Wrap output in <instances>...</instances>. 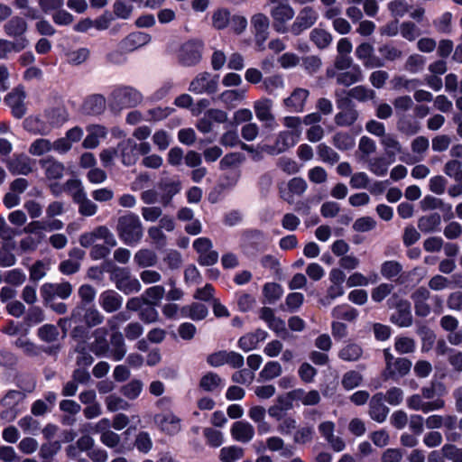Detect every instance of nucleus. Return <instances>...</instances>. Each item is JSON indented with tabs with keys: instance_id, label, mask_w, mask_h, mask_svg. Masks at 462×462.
<instances>
[{
	"instance_id": "22",
	"label": "nucleus",
	"mask_w": 462,
	"mask_h": 462,
	"mask_svg": "<svg viewBox=\"0 0 462 462\" xmlns=\"http://www.w3.org/2000/svg\"><path fill=\"white\" fill-rule=\"evenodd\" d=\"M23 126L25 131L32 134L47 135L51 131V126L43 121L39 116H29L23 122Z\"/></svg>"
},
{
	"instance_id": "26",
	"label": "nucleus",
	"mask_w": 462,
	"mask_h": 462,
	"mask_svg": "<svg viewBox=\"0 0 462 462\" xmlns=\"http://www.w3.org/2000/svg\"><path fill=\"white\" fill-rule=\"evenodd\" d=\"M260 263L263 268L270 271L271 275L274 280L282 281L283 279L281 263L277 257L271 254H265L260 259Z\"/></svg>"
},
{
	"instance_id": "40",
	"label": "nucleus",
	"mask_w": 462,
	"mask_h": 462,
	"mask_svg": "<svg viewBox=\"0 0 462 462\" xmlns=\"http://www.w3.org/2000/svg\"><path fill=\"white\" fill-rule=\"evenodd\" d=\"M45 116L49 121L51 128L52 126H59L67 121V113L65 109L60 107H53L45 111Z\"/></svg>"
},
{
	"instance_id": "38",
	"label": "nucleus",
	"mask_w": 462,
	"mask_h": 462,
	"mask_svg": "<svg viewBox=\"0 0 462 462\" xmlns=\"http://www.w3.org/2000/svg\"><path fill=\"white\" fill-rule=\"evenodd\" d=\"M134 11L133 5L126 4L124 0H116L113 4V11L111 12L116 18L127 20L131 17Z\"/></svg>"
},
{
	"instance_id": "46",
	"label": "nucleus",
	"mask_w": 462,
	"mask_h": 462,
	"mask_svg": "<svg viewBox=\"0 0 462 462\" xmlns=\"http://www.w3.org/2000/svg\"><path fill=\"white\" fill-rule=\"evenodd\" d=\"M254 112L260 121H273L274 117L271 113L270 100L257 101L254 104Z\"/></svg>"
},
{
	"instance_id": "30",
	"label": "nucleus",
	"mask_w": 462,
	"mask_h": 462,
	"mask_svg": "<svg viewBox=\"0 0 462 462\" xmlns=\"http://www.w3.org/2000/svg\"><path fill=\"white\" fill-rule=\"evenodd\" d=\"M134 261L140 268L154 266L157 263V255L152 250L140 249L135 253Z\"/></svg>"
},
{
	"instance_id": "31",
	"label": "nucleus",
	"mask_w": 462,
	"mask_h": 462,
	"mask_svg": "<svg viewBox=\"0 0 462 462\" xmlns=\"http://www.w3.org/2000/svg\"><path fill=\"white\" fill-rule=\"evenodd\" d=\"M441 217L439 213H431L429 216H423L418 220L419 229L427 234L433 232L440 225Z\"/></svg>"
},
{
	"instance_id": "13",
	"label": "nucleus",
	"mask_w": 462,
	"mask_h": 462,
	"mask_svg": "<svg viewBox=\"0 0 462 462\" xmlns=\"http://www.w3.org/2000/svg\"><path fill=\"white\" fill-rule=\"evenodd\" d=\"M157 188L162 191L161 203L167 207L172 200L173 197L181 189L180 180H172L169 178H162L157 183Z\"/></svg>"
},
{
	"instance_id": "37",
	"label": "nucleus",
	"mask_w": 462,
	"mask_h": 462,
	"mask_svg": "<svg viewBox=\"0 0 462 462\" xmlns=\"http://www.w3.org/2000/svg\"><path fill=\"white\" fill-rule=\"evenodd\" d=\"M181 312L185 317L193 320H200L207 317L208 308L202 303H193L190 306L183 307Z\"/></svg>"
},
{
	"instance_id": "3",
	"label": "nucleus",
	"mask_w": 462,
	"mask_h": 462,
	"mask_svg": "<svg viewBox=\"0 0 462 462\" xmlns=\"http://www.w3.org/2000/svg\"><path fill=\"white\" fill-rule=\"evenodd\" d=\"M143 100L142 94L132 87H121L111 94L110 107L114 111L135 107Z\"/></svg>"
},
{
	"instance_id": "57",
	"label": "nucleus",
	"mask_w": 462,
	"mask_h": 462,
	"mask_svg": "<svg viewBox=\"0 0 462 462\" xmlns=\"http://www.w3.org/2000/svg\"><path fill=\"white\" fill-rule=\"evenodd\" d=\"M284 87L283 79L281 75H273L266 77L263 80L262 88L268 93L272 94L277 88H282Z\"/></svg>"
},
{
	"instance_id": "45",
	"label": "nucleus",
	"mask_w": 462,
	"mask_h": 462,
	"mask_svg": "<svg viewBox=\"0 0 462 462\" xmlns=\"http://www.w3.org/2000/svg\"><path fill=\"white\" fill-rule=\"evenodd\" d=\"M397 128L400 132L407 135H413L420 131V126L419 122L406 116H402L397 122Z\"/></svg>"
},
{
	"instance_id": "25",
	"label": "nucleus",
	"mask_w": 462,
	"mask_h": 462,
	"mask_svg": "<svg viewBox=\"0 0 462 462\" xmlns=\"http://www.w3.org/2000/svg\"><path fill=\"white\" fill-rule=\"evenodd\" d=\"M95 340L90 344L89 349L97 356L105 355L108 351L106 341V329L97 328L93 333Z\"/></svg>"
},
{
	"instance_id": "4",
	"label": "nucleus",
	"mask_w": 462,
	"mask_h": 462,
	"mask_svg": "<svg viewBox=\"0 0 462 462\" xmlns=\"http://www.w3.org/2000/svg\"><path fill=\"white\" fill-rule=\"evenodd\" d=\"M385 369L383 376L385 379L398 380L406 376L412 366V363L406 357H395L389 349L383 350Z\"/></svg>"
},
{
	"instance_id": "17",
	"label": "nucleus",
	"mask_w": 462,
	"mask_h": 462,
	"mask_svg": "<svg viewBox=\"0 0 462 462\" xmlns=\"http://www.w3.org/2000/svg\"><path fill=\"white\" fill-rule=\"evenodd\" d=\"M120 152L121 161L125 166L134 165L139 158L137 143L131 138L123 140L117 145Z\"/></svg>"
},
{
	"instance_id": "47",
	"label": "nucleus",
	"mask_w": 462,
	"mask_h": 462,
	"mask_svg": "<svg viewBox=\"0 0 462 462\" xmlns=\"http://www.w3.org/2000/svg\"><path fill=\"white\" fill-rule=\"evenodd\" d=\"M363 350L360 346L356 344H348L344 346L339 352V357L345 361H356L362 356Z\"/></svg>"
},
{
	"instance_id": "42",
	"label": "nucleus",
	"mask_w": 462,
	"mask_h": 462,
	"mask_svg": "<svg viewBox=\"0 0 462 462\" xmlns=\"http://www.w3.org/2000/svg\"><path fill=\"white\" fill-rule=\"evenodd\" d=\"M356 109L342 110L335 116V123L338 126H350L358 118Z\"/></svg>"
},
{
	"instance_id": "48",
	"label": "nucleus",
	"mask_w": 462,
	"mask_h": 462,
	"mask_svg": "<svg viewBox=\"0 0 462 462\" xmlns=\"http://www.w3.org/2000/svg\"><path fill=\"white\" fill-rule=\"evenodd\" d=\"M347 95L350 97L355 98L361 102H365L368 99H373L375 97L374 90L366 88L364 86H356V87L351 88L347 92Z\"/></svg>"
},
{
	"instance_id": "11",
	"label": "nucleus",
	"mask_w": 462,
	"mask_h": 462,
	"mask_svg": "<svg viewBox=\"0 0 462 462\" xmlns=\"http://www.w3.org/2000/svg\"><path fill=\"white\" fill-rule=\"evenodd\" d=\"M318 14L312 7H304L291 25V32L299 35L304 30L311 27L317 21Z\"/></svg>"
},
{
	"instance_id": "18",
	"label": "nucleus",
	"mask_w": 462,
	"mask_h": 462,
	"mask_svg": "<svg viewBox=\"0 0 462 462\" xmlns=\"http://www.w3.org/2000/svg\"><path fill=\"white\" fill-rule=\"evenodd\" d=\"M230 433L235 440L248 443L254 439L255 430L254 426L249 422L239 420L232 425Z\"/></svg>"
},
{
	"instance_id": "54",
	"label": "nucleus",
	"mask_w": 462,
	"mask_h": 462,
	"mask_svg": "<svg viewBox=\"0 0 462 462\" xmlns=\"http://www.w3.org/2000/svg\"><path fill=\"white\" fill-rule=\"evenodd\" d=\"M318 155L325 162L334 164L339 161V155L333 149L325 143L318 146Z\"/></svg>"
},
{
	"instance_id": "59",
	"label": "nucleus",
	"mask_w": 462,
	"mask_h": 462,
	"mask_svg": "<svg viewBox=\"0 0 462 462\" xmlns=\"http://www.w3.org/2000/svg\"><path fill=\"white\" fill-rule=\"evenodd\" d=\"M51 143L47 139H37L35 140L29 148V152L32 155L41 156L43 153L51 150Z\"/></svg>"
},
{
	"instance_id": "61",
	"label": "nucleus",
	"mask_w": 462,
	"mask_h": 462,
	"mask_svg": "<svg viewBox=\"0 0 462 462\" xmlns=\"http://www.w3.org/2000/svg\"><path fill=\"white\" fill-rule=\"evenodd\" d=\"M362 375L356 371H349L343 375L342 385L346 390L357 387L362 382Z\"/></svg>"
},
{
	"instance_id": "41",
	"label": "nucleus",
	"mask_w": 462,
	"mask_h": 462,
	"mask_svg": "<svg viewBox=\"0 0 462 462\" xmlns=\"http://www.w3.org/2000/svg\"><path fill=\"white\" fill-rule=\"evenodd\" d=\"M244 456V448L237 446H229L222 448L219 458L222 462H235Z\"/></svg>"
},
{
	"instance_id": "7",
	"label": "nucleus",
	"mask_w": 462,
	"mask_h": 462,
	"mask_svg": "<svg viewBox=\"0 0 462 462\" xmlns=\"http://www.w3.org/2000/svg\"><path fill=\"white\" fill-rule=\"evenodd\" d=\"M270 5H273L271 14L273 19V28L279 32H285L289 20V1L270 0Z\"/></svg>"
},
{
	"instance_id": "39",
	"label": "nucleus",
	"mask_w": 462,
	"mask_h": 462,
	"mask_svg": "<svg viewBox=\"0 0 462 462\" xmlns=\"http://www.w3.org/2000/svg\"><path fill=\"white\" fill-rule=\"evenodd\" d=\"M333 145L340 151H347L355 146V139L348 133L337 132L333 136Z\"/></svg>"
},
{
	"instance_id": "50",
	"label": "nucleus",
	"mask_w": 462,
	"mask_h": 462,
	"mask_svg": "<svg viewBox=\"0 0 462 462\" xmlns=\"http://www.w3.org/2000/svg\"><path fill=\"white\" fill-rule=\"evenodd\" d=\"M26 97L25 91L23 86H18L14 88L11 92H9L4 98L5 103L9 107H13L15 104H21L24 101Z\"/></svg>"
},
{
	"instance_id": "14",
	"label": "nucleus",
	"mask_w": 462,
	"mask_h": 462,
	"mask_svg": "<svg viewBox=\"0 0 462 462\" xmlns=\"http://www.w3.org/2000/svg\"><path fill=\"white\" fill-rule=\"evenodd\" d=\"M390 409L383 403V394L377 393L369 402L368 414L373 420L382 423L385 421Z\"/></svg>"
},
{
	"instance_id": "21",
	"label": "nucleus",
	"mask_w": 462,
	"mask_h": 462,
	"mask_svg": "<svg viewBox=\"0 0 462 462\" xmlns=\"http://www.w3.org/2000/svg\"><path fill=\"white\" fill-rule=\"evenodd\" d=\"M23 395L18 391H9L5 396L2 399L1 403L6 407L7 410L1 413V418L7 420L8 421L14 420L17 416V411L14 407L22 399Z\"/></svg>"
},
{
	"instance_id": "32",
	"label": "nucleus",
	"mask_w": 462,
	"mask_h": 462,
	"mask_svg": "<svg viewBox=\"0 0 462 462\" xmlns=\"http://www.w3.org/2000/svg\"><path fill=\"white\" fill-rule=\"evenodd\" d=\"M458 418L456 415H445L443 416L442 427L445 429L446 438L449 441H457L460 439L461 435L455 431L457 428Z\"/></svg>"
},
{
	"instance_id": "60",
	"label": "nucleus",
	"mask_w": 462,
	"mask_h": 462,
	"mask_svg": "<svg viewBox=\"0 0 462 462\" xmlns=\"http://www.w3.org/2000/svg\"><path fill=\"white\" fill-rule=\"evenodd\" d=\"M75 351L79 354L76 359L77 365L80 367L89 366L94 358L87 351L86 346L84 343L79 344L75 349Z\"/></svg>"
},
{
	"instance_id": "15",
	"label": "nucleus",
	"mask_w": 462,
	"mask_h": 462,
	"mask_svg": "<svg viewBox=\"0 0 462 462\" xmlns=\"http://www.w3.org/2000/svg\"><path fill=\"white\" fill-rule=\"evenodd\" d=\"M28 29L27 22L21 16H13L4 25L5 33L19 42L22 39H27L25 32Z\"/></svg>"
},
{
	"instance_id": "10",
	"label": "nucleus",
	"mask_w": 462,
	"mask_h": 462,
	"mask_svg": "<svg viewBox=\"0 0 462 462\" xmlns=\"http://www.w3.org/2000/svg\"><path fill=\"white\" fill-rule=\"evenodd\" d=\"M153 421L162 432L168 435H176L181 430L180 419L171 412L156 414Z\"/></svg>"
},
{
	"instance_id": "8",
	"label": "nucleus",
	"mask_w": 462,
	"mask_h": 462,
	"mask_svg": "<svg viewBox=\"0 0 462 462\" xmlns=\"http://www.w3.org/2000/svg\"><path fill=\"white\" fill-rule=\"evenodd\" d=\"M152 41V36L144 32L135 31L128 33L123 38L119 43L118 48L124 52H133L135 50L147 45Z\"/></svg>"
},
{
	"instance_id": "19",
	"label": "nucleus",
	"mask_w": 462,
	"mask_h": 462,
	"mask_svg": "<svg viewBox=\"0 0 462 462\" xmlns=\"http://www.w3.org/2000/svg\"><path fill=\"white\" fill-rule=\"evenodd\" d=\"M42 169L45 171L48 180H60L62 178L65 167L62 162H58L52 156H47L39 161Z\"/></svg>"
},
{
	"instance_id": "53",
	"label": "nucleus",
	"mask_w": 462,
	"mask_h": 462,
	"mask_svg": "<svg viewBox=\"0 0 462 462\" xmlns=\"http://www.w3.org/2000/svg\"><path fill=\"white\" fill-rule=\"evenodd\" d=\"M122 304L121 298L113 293L105 292L102 295V305L103 308L108 311L113 312L120 308Z\"/></svg>"
},
{
	"instance_id": "34",
	"label": "nucleus",
	"mask_w": 462,
	"mask_h": 462,
	"mask_svg": "<svg viewBox=\"0 0 462 462\" xmlns=\"http://www.w3.org/2000/svg\"><path fill=\"white\" fill-rule=\"evenodd\" d=\"M143 383L139 379H134L120 388V393L128 400H135L143 392Z\"/></svg>"
},
{
	"instance_id": "5",
	"label": "nucleus",
	"mask_w": 462,
	"mask_h": 462,
	"mask_svg": "<svg viewBox=\"0 0 462 462\" xmlns=\"http://www.w3.org/2000/svg\"><path fill=\"white\" fill-rule=\"evenodd\" d=\"M204 44L202 41L191 39L181 44L178 52V61L181 66L192 67L202 59Z\"/></svg>"
},
{
	"instance_id": "23",
	"label": "nucleus",
	"mask_w": 462,
	"mask_h": 462,
	"mask_svg": "<svg viewBox=\"0 0 462 462\" xmlns=\"http://www.w3.org/2000/svg\"><path fill=\"white\" fill-rule=\"evenodd\" d=\"M163 291H151V300L140 311V319L145 323H152L158 319V312L153 308L162 298Z\"/></svg>"
},
{
	"instance_id": "29",
	"label": "nucleus",
	"mask_w": 462,
	"mask_h": 462,
	"mask_svg": "<svg viewBox=\"0 0 462 462\" xmlns=\"http://www.w3.org/2000/svg\"><path fill=\"white\" fill-rule=\"evenodd\" d=\"M363 79L362 70L359 65L352 66L351 71L341 72L337 77V82L339 85L349 87L352 84Z\"/></svg>"
},
{
	"instance_id": "28",
	"label": "nucleus",
	"mask_w": 462,
	"mask_h": 462,
	"mask_svg": "<svg viewBox=\"0 0 462 462\" xmlns=\"http://www.w3.org/2000/svg\"><path fill=\"white\" fill-rule=\"evenodd\" d=\"M29 45L28 39H22L19 42H11L8 40H0V60L7 58L11 51L20 52Z\"/></svg>"
},
{
	"instance_id": "44",
	"label": "nucleus",
	"mask_w": 462,
	"mask_h": 462,
	"mask_svg": "<svg viewBox=\"0 0 462 462\" xmlns=\"http://www.w3.org/2000/svg\"><path fill=\"white\" fill-rule=\"evenodd\" d=\"M394 348L401 355L411 354L416 349V342L411 337H399L395 339Z\"/></svg>"
},
{
	"instance_id": "2",
	"label": "nucleus",
	"mask_w": 462,
	"mask_h": 462,
	"mask_svg": "<svg viewBox=\"0 0 462 462\" xmlns=\"http://www.w3.org/2000/svg\"><path fill=\"white\" fill-rule=\"evenodd\" d=\"M116 229L119 238L127 245L139 242L143 236L142 223L134 213L120 217Z\"/></svg>"
},
{
	"instance_id": "6",
	"label": "nucleus",
	"mask_w": 462,
	"mask_h": 462,
	"mask_svg": "<svg viewBox=\"0 0 462 462\" xmlns=\"http://www.w3.org/2000/svg\"><path fill=\"white\" fill-rule=\"evenodd\" d=\"M389 308H395L397 311L391 316V321L399 327L408 328L412 324L410 303L393 293L388 300Z\"/></svg>"
},
{
	"instance_id": "16",
	"label": "nucleus",
	"mask_w": 462,
	"mask_h": 462,
	"mask_svg": "<svg viewBox=\"0 0 462 462\" xmlns=\"http://www.w3.org/2000/svg\"><path fill=\"white\" fill-rule=\"evenodd\" d=\"M6 167L13 175H28L32 171L31 159L24 153L14 154L6 161Z\"/></svg>"
},
{
	"instance_id": "49",
	"label": "nucleus",
	"mask_w": 462,
	"mask_h": 462,
	"mask_svg": "<svg viewBox=\"0 0 462 462\" xmlns=\"http://www.w3.org/2000/svg\"><path fill=\"white\" fill-rule=\"evenodd\" d=\"M38 337L47 343H54L58 340L60 333L58 328L50 324H46L38 329Z\"/></svg>"
},
{
	"instance_id": "56",
	"label": "nucleus",
	"mask_w": 462,
	"mask_h": 462,
	"mask_svg": "<svg viewBox=\"0 0 462 462\" xmlns=\"http://www.w3.org/2000/svg\"><path fill=\"white\" fill-rule=\"evenodd\" d=\"M130 274L131 273L128 268L117 267L116 269H114L110 279L116 283V289H123L126 281L129 280Z\"/></svg>"
},
{
	"instance_id": "35",
	"label": "nucleus",
	"mask_w": 462,
	"mask_h": 462,
	"mask_svg": "<svg viewBox=\"0 0 462 462\" xmlns=\"http://www.w3.org/2000/svg\"><path fill=\"white\" fill-rule=\"evenodd\" d=\"M309 91L305 88H295L291 93V111L300 112L303 110Z\"/></svg>"
},
{
	"instance_id": "9",
	"label": "nucleus",
	"mask_w": 462,
	"mask_h": 462,
	"mask_svg": "<svg viewBox=\"0 0 462 462\" xmlns=\"http://www.w3.org/2000/svg\"><path fill=\"white\" fill-rule=\"evenodd\" d=\"M289 413V393L279 395L275 401V402L269 407L268 414L271 418L274 419L276 421H284L286 420V417ZM286 425L280 424L278 430L281 432H284L286 430Z\"/></svg>"
},
{
	"instance_id": "55",
	"label": "nucleus",
	"mask_w": 462,
	"mask_h": 462,
	"mask_svg": "<svg viewBox=\"0 0 462 462\" xmlns=\"http://www.w3.org/2000/svg\"><path fill=\"white\" fill-rule=\"evenodd\" d=\"M134 447L143 453H148L152 448V441L148 432L141 431L134 440Z\"/></svg>"
},
{
	"instance_id": "20",
	"label": "nucleus",
	"mask_w": 462,
	"mask_h": 462,
	"mask_svg": "<svg viewBox=\"0 0 462 462\" xmlns=\"http://www.w3.org/2000/svg\"><path fill=\"white\" fill-rule=\"evenodd\" d=\"M106 109V98L101 94H93L86 97L82 111L87 116H99Z\"/></svg>"
},
{
	"instance_id": "62",
	"label": "nucleus",
	"mask_w": 462,
	"mask_h": 462,
	"mask_svg": "<svg viewBox=\"0 0 462 462\" xmlns=\"http://www.w3.org/2000/svg\"><path fill=\"white\" fill-rule=\"evenodd\" d=\"M203 433L209 446L218 448L222 445L224 439L222 432L219 430L212 428H206Z\"/></svg>"
},
{
	"instance_id": "43",
	"label": "nucleus",
	"mask_w": 462,
	"mask_h": 462,
	"mask_svg": "<svg viewBox=\"0 0 462 462\" xmlns=\"http://www.w3.org/2000/svg\"><path fill=\"white\" fill-rule=\"evenodd\" d=\"M310 40L319 48H327L331 41L332 37L329 32L323 29L315 28L310 32Z\"/></svg>"
},
{
	"instance_id": "12",
	"label": "nucleus",
	"mask_w": 462,
	"mask_h": 462,
	"mask_svg": "<svg viewBox=\"0 0 462 462\" xmlns=\"http://www.w3.org/2000/svg\"><path fill=\"white\" fill-rule=\"evenodd\" d=\"M381 274L389 281L396 280L398 283L403 284L411 273L402 272V265L394 260L385 261L381 265Z\"/></svg>"
},
{
	"instance_id": "58",
	"label": "nucleus",
	"mask_w": 462,
	"mask_h": 462,
	"mask_svg": "<svg viewBox=\"0 0 462 462\" xmlns=\"http://www.w3.org/2000/svg\"><path fill=\"white\" fill-rule=\"evenodd\" d=\"M15 346L30 356H36L41 353V348L25 337L18 338L15 341Z\"/></svg>"
},
{
	"instance_id": "64",
	"label": "nucleus",
	"mask_w": 462,
	"mask_h": 462,
	"mask_svg": "<svg viewBox=\"0 0 462 462\" xmlns=\"http://www.w3.org/2000/svg\"><path fill=\"white\" fill-rule=\"evenodd\" d=\"M369 170L376 176H384L388 171L386 158L376 157L369 163Z\"/></svg>"
},
{
	"instance_id": "33",
	"label": "nucleus",
	"mask_w": 462,
	"mask_h": 462,
	"mask_svg": "<svg viewBox=\"0 0 462 462\" xmlns=\"http://www.w3.org/2000/svg\"><path fill=\"white\" fill-rule=\"evenodd\" d=\"M112 346V356L114 360L120 361L126 354V347L124 337L120 332H115L110 338Z\"/></svg>"
},
{
	"instance_id": "27",
	"label": "nucleus",
	"mask_w": 462,
	"mask_h": 462,
	"mask_svg": "<svg viewBox=\"0 0 462 462\" xmlns=\"http://www.w3.org/2000/svg\"><path fill=\"white\" fill-rule=\"evenodd\" d=\"M224 386L222 378L216 373L208 372L199 381V387L206 392H215Z\"/></svg>"
},
{
	"instance_id": "63",
	"label": "nucleus",
	"mask_w": 462,
	"mask_h": 462,
	"mask_svg": "<svg viewBox=\"0 0 462 462\" xmlns=\"http://www.w3.org/2000/svg\"><path fill=\"white\" fill-rule=\"evenodd\" d=\"M443 457L452 462H462V448L452 444H446L441 448Z\"/></svg>"
},
{
	"instance_id": "1",
	"label": "nucleus",
	"mask_w": 462,
	"mask_h": 462,
	"mask_svg": "<svg viewBox=\"0 0 462 462\" xmlns=\"http://www.w3.org/2000/svg\"><path fill=\"white\" fill-rule=\"evenodd\" d=\"M269 244L268 236L262 230L249 228L242 232L239 248L245 258L254 261L268 249Z\"/></svg>"
},
{
	"instance_id": "24",
	"label": "nucleus",
	"mask_w": 462,
	"mask_h": 462,
	"mask_svg": "<svg viewBox=\"0 0 462 462\" xmlns=\"http://www.w3.org/2000/svg\"><path fill=\"white\" fill-rule=\"evenodd\" d=\"M210 76L211 74L208 71L199 73L191 80L189 86V91L194 94L207 93L208 95H212L208 83V79L210 78Z\"/></svg>"
},
{
	"instance_id": "51",
	"label": "nucleus",
	"mask_w": 462,
	"mask_h": 462,
	"mask_svg": "<svg viewBox=\"0 0 462 462\" xmlns=\"http://www.w3.org/2000/svg\"><path fill=\"white\" fill-rule=\"evenodd\" d=\"M230 21V12L227 9H218L212 15L213 26L217 30L227 27Z\"/></svg>"
},
{
	"instance_id": "52",
	"label": "nucleus",
	"mask_w": 462,
	"mask_h": 462,
	"mask_svg": "<svg viewBox=\"0 0 462 462\" xmlns=\"http://www.w3.org/2000/svg\"><path fill=\"white\" fill-rule=\"evenodd\" d=\"M282 374V366L278 362H268L263 370L260 372L259 376L263 380L268 381L278 377Z\"/></svg>"
},
{
	"instance_id": "36",
	"label": "nucleus",
	"mask_w": 462,
	"mask_h": 462,
	"mask_svg": "<svg viewBox=\"0 0 462 462\" xmlns=\"http://www.w3.org/2000/svg\"><path fill=\"white\" fill-rule=\"evenodd\" d=\"M105 403L107 411L111 412L128 411L131 408V404L125 399L117 394H110L106 396Z\"/></svg>"
}]
</instances>
